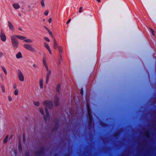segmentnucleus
<instances>
[{
  "instance_id": "obj_1",
  "label": "nucleus",
  "mask_w": 156,
  "mask_h": 156,
  "mask_svg": "<svg viewBox=\"0 0 156 156\" xmlns=\"http://www.w3.org/2000/svg\"><path fill=\"white\" fill-rule=\"evenodd\" d=\"M43 105L45 107V115L44 116L45 119H47L49 117V113L47 108L51 109L53 107V102L51 101H45L43 102Z\"/></svg>"
},
{
  "instance_id": "obj_2",
  "label": "nucleus",
  "mask_w": 156,
  "mask_h": 156,
  "mask_svg": "<svg viewBox=\"0 0 156 156\" xmlns=\"http://www.w3.org/2000/svg\"><path fill=\"white\" fill-rule=\"evenodd\" d=\"M43 63L44 66L45 67L47 71V76L46 79V82L47 83L49 78V76L51 73V71L49 69L48 64L47 62V59L45 57H43Z\"/></svg>"
},
{
  "instance_id": "obj_3",
  "label": "nucleus",
  "mask_w": 156,
  "mask_h": 156,
  "mask_svg": "<svg viewBox=\"0 0 156 156\" xmlns=\"http://www.w3.org/2000/svg\"><path fill=\"white\" fill-rule=\"evenodd\" d=\"M11 41L12 47L15 49L17 48L19 45V42L16 39V37L14 35H12L11 36Z\"/></svg>"
},
{
  "instance_id": "obj_4",
  "label": "nucleus",
  "mask_w": 156,
  "mask_h": 156,
  "mask_svg": "<svg viewBox=\"0 0 156 156\" xmlns=\"http://www.w3.org/2000/svg\"><path fill=\"white\" fill-rule=\"evenodd\" d=\"M18 76L19 80L21 82L24 80V76L21 71L19 69L18 70Z\"/></svg>"
},
{
  "instance_id": "obj_5",
  "label": "nucleus",
  "mask_w": 156,
  "mask_h": 156,
  "mask_svg": "<svg viewBox=\"0 0 156 156\" xmlns=\"http://www.w3.org/2000/svg\"><path fill=\"white\" fill-rule=\"evenodd\" d=\"M23 46L25 48L30 51H35L34 48L29 44H23Z\"/></svg>"
},
{
  "instance_id": "obj_6",
  "label": "nucleus",
  "mask_w": 156,
  "mask_h": 156,
  "mask_svg": "<svg viewBox=\"0 0 156 156\" xmlns=\"http://www.w3.org/2000/svg\"><path fill=\"white\" fill-rule=\"evenodd\" d=\"M0 38L2 41L3 42H5L6 41V37L5 34L3 30H1V32L0 34Z\"/></svg>"
},
{
  "instance_id": "obj_7",
  "label": "nucleus",
  "mask_w": 156,
  "mask_h": 156,
  "mask_svg": "<svg viewBox=\"0 0 156 156\" xmlns=\"http://www.w3.org/2000/svg\"><path fill=\"white\" fill-rule=\"evenodd\" d=\"M44 46H45V47L47 48V50L48 51L49 53L51 55L52 54V52L51 51L50 47L49 46V45L46 42H44Z\"/></svg>"
},
{
  "instance_id": "obj_8",
  "label": "nucleus",
  "mask_w": 156,
  "mask_h": 156,
  "mask_svg": "<svg viewBox=\"0 0 156 156\" xmlns=\"http://www.w3.org/2000/svg\"><path fill=\"white\" fill-rule=\"evenodd\" d=\"M8 25L9 29L11 30H13L14 29V27L12 23L10 21L8 22Z\"/></svg>"
},
{
  "instance_id": "obj_9",
  "label": "nucleus",
  "mask_w": 156,
  "mask_h": 156,
  "mask_svg": "<svg viewBox=\"0 0 156 156\" xmlns=\"http://www.w3.org/2000/svg\"><path fill=\"white\" fill-rule=\"evenodd\" d=\"M44 80L43 79H40L39 80V87L41 89H42L43 87Z\"/></svg>"
},
{
  "instance_id": "obj_10",
  "label": "nucleus",
  "mask_w": 156,
  "mask_h": 156,
  "mask_svg": "<svg viewBox=\"0 0 156 156\" xmlns=\"http://www.w3.org/2000/svg\"><path fill=\"white\" fill-rule=\"evenodd\" d=\"M14 36L16 37V38H18L20 40H24V41L26 39V37L23 36H19L16 35H14Z\"/></svg>"
},
{
  "instance_id": "obj_11",
  "label": "nucleus",
  "mask_w": 156,
  "mask_h": 156,
  "mask_svg": "<svg viewBox=\"0 0 156 156\" xmlns=\"http://www.w3.org/2000/svg\"><path fill=\"white\" fill-rule=\"evenodd\" d=\"M55 105V106H58L59 103V99L57 96H55L54 98V101Z\"/></svg>"
},
{
  "instance_id": "obj_12",
  "label": "nucleus",
  "mask_w": 156,
  "mask_h": 156,
  "mask_svg": "<svg viewBox=\"0 0 156 156\" xmlns=\"http://www.w3.org/2000/svg\"><path fill=\"white\" fill-rule=\"evenodd\" d=\"M12 6L15 9H18L20 7V5L17 3H14L12 4Z\"/></svg>"
},
{
  "instance_id": "obj_13",
  "label": "nucleus",
  "mask_w": 156,
  "mask_h": 156,
  "mask_svg": "<svg viewBox=\"0 0 156 156\" xmlns=\"http://www.w3.org/2000/svg\"><path fill=\"white\" fill-rule=\"evenodd\" d=\"M58 46L57 45V42L55 39H54V48L55 49H56L58 48V46Z\"/></svg>"
},
{
  "instance_id": "obj_14",
  "label": "nucleus",
  "mask_w": 156,
  "mask_h": 156,
  "mask_svg": "<svg viewBox=\"0 0 156 156\" xmlns=\"http://www.w3.org/2000/svg\"><path fill=\"white\" fill-rule=\"evenodd\" d=\"M87 110H88V116L89 118L90 121V122L91 120V116L90 115V108H89V105L87 106Z\"/></svg>"
},
{
  "instance_id": "obj_15",
  "label": "nucleus",
  "mask_w": 156,
  "mask_h": 156,
  "mask_svg": "<svg viewBox=\"0 0 156 156\" xmlns=\"http://www.w3.org/2000/svg\"><path fill=\"white\" fill-rule=\"evenodd\" d=\"M16 57L18 59L22 58V55L21 53L20 52L18 53L16 55Z\"/></svg>"
},
{
  "instance_id": "obj_16",
  "label": "nucleus",
  "mask_w": 156,
  "mask_h": 156,
  "mask_svg": "<svg viewBox=\"0 0 156 156\" xmlns=\"http://www.w3.org/2000/svg\"><path fill=\"white\" fill-rule=\"evenodd\" d=\"M1 68L5 75H7L8 73L6 69L3 66L1 67Z\"/></svg>"
},
{
  "instance_id": "obj_17",
  "label": "nucleus",
  "mask_w": 156,
  "mask_h": 156,
  "mask_svg": "<svg viewBox=\"0 0 156 156\" xmlns=\"http://www.w3.org/2000/svg\"><path fill=\"white\" fill-rule=\"evenodd\" d=\"M24 41L26 43H32L33 40L30 39H26L24 40Z\"/></svg>"
},
{
  "instance_id": "obj_18",
  "label": "nucleus",
  "mask_w": 156,
  "mask_h": 156,
  "mask_svg": "<svg viewBox=\"0 0 156 156\" xmlns=\"http://www.w3.org/2000/svg\"><path fill=\"white\" fill-rule=\"evenodd\" d=\"M39 111L43 115H44V111L43 108H39Z\"/></svg>"
},
{
  "instance_id": "obj_19",
  "label": "nucleus",
  "mask_w": 156,
  "mask_h": 156,
  "mask_svg": "<svg viewBox=\"0 0 156 156\" xmlns=\"http://www.w3.org/2000/svg\"><path fill=\"white\" fill-rule=\"evenodd\" d=\"M14 94L15 95H17L19 94V90L18 89H16L15 90L14 92Z\"/></svg>"
},
{
  "instance_id": "obj_20",
  "label": "nucleus",
  "mask_w": 156,
  "mask_h": 156,
  "mask_svg": "<svg viewBox=\"0 0 156 156\" xmlns=\"http://www.w3.org/2000/svg\"><path fill=\"white\" fill-rule=\"evenodd\" d=\"M1 91L2 93H4L5 92V88L4 86L2 85L1 86Z\"/></svg>"
},
{
  "instance_id": "obj_21",
  "label": "nucleus",
  "mask_w": 156,
  "mask_h": 156,
  "mask_svg": "<svg viewBox=\"0 0 156 156\" xmlns=\"http://www.w3.org/2000/svg\"><path fill=\"white\" fill-rule=\"evenodd\" d=\"M59 52L60 53H61L62 52V48L60 46H58V48Z\"/></svg>"
},
{
  "instance_id": "obj_22",
  "label": "nucleus",
  "mask_w": 156,
  "mask_h": 156,
  "mask_svg": "<svg viewBox=\"0 0 156 156\" xmlns=\"http://www.w3.org/2000/svg\"><path fill=\"white\" fill-rule=\"evenodd\" d=\"M34 105H35V106H39V105H40L39 102L37 101H35L34 102Z\"/></svg>"
},
{
  "instance_id": "obj_23",
  "label": "nucleus",
  "mask_w": 156,
  "mask_h": 156,
  "mask_svg": "<svg viewBox=\"0 0 156 156\" xmlns=\"http://www.w3.org/2000/svg\"><path fill=\"white\" fill-rule=\"evenodd\" d=\"M8 136H7L4 140L3 142L4 143H5L7 142V141H8Z\"/></svg>"
},
{
  "instance_id": "obj_24",
  "label": "nucleus",
  "mask_w": 156,
  "mask_h": 156,
  "mask_svg": "<svg viewBox=\"0 0 156 156\" xmlns=\"http://www.w3.org/2000/svg\"><path fill=\"white\" fill-rule=\"evenodd\" d=\"M41 5L42 7H44L45 6V4L43 1H41Z\"/></svg>"
},
{
  "instance_id": "obj_25",
  "label": "nucleus",
  "mask_w": 156,
  "mask_h": 156,
  "mask_svg": "<svg viewBox=\"0 0 156 156\" xmlns=\"http://www.w3.org/2000/svg\"><path fill=\"white\" fill-rule=\"evenodd\" d=\"M44 39L46 41L48 42H49L50 41V40L47 37H44Z\"/></svg>"
},
{
  "instance_id": "obj_26",
  "label": "nucleus",
  "mask_w": 156,
  "mask_h": 156,
  "mask_svg": "<svg viewBox=\"0 0 156 156\" xmlns=\"http://www.w3.org/2000/svg\"><path fill=\"white\" fill-rule=\"evenodd\" d=\"M150 30L152 33V35L154 36L155 35V33L154 30L152 29L151 28L150 29Z\"/></svg>"
},
{
  "instance_id": "obj_27",
  "label": "nucleus",
  "mask_w": 156,
  "mask_h": 156,
  "mask_svg": "<svg viewBox=\"0 0 156 156\" xmlns=\"http://www.w3.org/2000/svg\"><path fill=\"white\" fill-rule=\"evenodd\" d=\"M48 10H46L44 12V14L46 15L47 16L48 15Z\"/></svg>"
},
{
  "instance_id": "obj_28",
  "label": "nucleus",
  "mask_w": 156,
  "mask_h": 156,
  "mask_svg": "<svg viewBox=\"0 0 156 156\" xmlns=\"http://www.w3.org/2000/svg\"><path fill=\"white\" fill-rule=\"evenodd\" d=\"M3 53L2 51H0V58H2L3 56Z\"/></svg>"
},
{
  "instance_id": "obj_29",
  "label": "nucleus",
  "mask_w": 156,
  "mask_h": 156,
  "mask_svg": "<svg viewBox=\"0 0 156 156\" xmlns=\"http://www.w3.org/2000/svg\"><path fill=\"white\" fill-rule=\"evenodd\" d=\"M8 100L9 101H11L12 100V98L10 96H9L8 97Z\"/></svg>"
},
{
  "instance_id": "obj_30",
  "label": "nucleus",
  "mask_w": 156,
  "mask_h": 156,
  "mask_svg": "<svg viewBox=\"0 0 156 156\" xmlns=\"http://www.w3.org/2000/svg\"><path fill=\"white\" fill-rule=\"evenodd\" d=\"M13 88L14 89H15V90H16V89H18L17 88V85L16 84H14L13 86Z\"/></svg>"
},
{
  "instance_id": "obj_31",
  "label": "nucleus",
  "mask_w": 156,
  "mask_h": 156,
  "mask_svg": "<svg viewBox=\"0 0 156 156\" xmlns=\"http://www.w3.org/2000/svg\"><path fill=\"white\" fill-rule=\"evenodd\" d=\"M83 8L82 7H80L79 9V12H82Z\"/></svg>"
},
{
  "instance_id": "obj_32",
  "label": "nucleus",
  "mask_w": 156,
  "mask_h": 156,
  "mask_svg": "<svg viewBox=\"0 0 156 156\" xmlns=\"http://www.w3.org/2000/svg\"><path fill=\"white\" fill-rule=\"evenodd\" d=\"M19 149L20 151L21 149V147L20 144H19Z\"/></svg>"
},
{
  "instance_id": "obj_33",
  "label": "nucleus",
  "mask_w": 156,
  "mask_h": 156,
  "mask_svg": "<svg viewBox=\"0 0 156 156\" xmlns=\"http://www.w3.org/2000/svg\"><path fill=\"white\" fill-rule=\"evenodd\" d=\"M48 22L49 23H51V21H52V19L51 18H50L48 20Z\"/></svg>"
},
{
  "instance_id": "obj_34",
  "label": "nucleus",
  "mask_w": 156,
  "mask_h": 156,
  "mask_svg": "<svg viewBox=\"0 0 156 156\" xmlns=\"http://www.w3.org/2000/svg\"><path fill=\"white\" fill-rule=\"evenodd\" d=\"M33 66L35 68H36L37 67V65L35 64H34L33 65Z\"/></svg>"
},
{
  "instance_id": "obj_35",
  "label": "nucleus",
  "mask_w": 156,
  "mask_h": 156,
  "mask_svg": "<svg viewBox=\"0 0 156 156\" xmlns=\"http://www.w3.org/2000/svg\"><path fill=\"white\" fill-rule=\"evenodd\" d=\"M71 19H69V20H68V21L66 23L67 24H68V23H69L71 21Z\"/></svg>"
},
{
  "instance_id": "obj_36",
  "label": "nucleus",
  "mask_w": 156,
  "mask_h": 156,
  "mask_svg": "<svg viewBox=\"0 0 156 156\" xmlns=\"http://www.w3.org/2000/svg\"><path fill=\"white\" fill-rule=\"evenodd\" d=\"M48 33H49V34L50 35H52V34L51 32L50 31H48Z\"/></svg>"
},
{
  "instance_id": "obj_37",
  "label": "nucleus",
  "mask_w": 156,
  "mask_h": 156,
  "mask_svg": "<svg viewBox=\"0 0 156 156\" xmlns=\"http://www.w3.org/2000/svg\"><path fill=\"white\" fill-rule=\"evenodd\" d=\"M19 30H22V28H19Z\"/></svg>"
},
{
  "instance_id": "obj_38",
  "label": "nucleus",
  "mask_w": 156,
  "mask_h": 156,
  "mask_svg": "<svg viewBox=\"0 0 156 156\" xmlns=\"http://www.w3.org/2000/svg\"><path fill=\"white\" fill-rule=\"evenodd\" d=\"M97 1L98 2H101L100 0H97Z\"/></svg>"
},
{
  "instance_id": "obj_39",
  "label": "nucleus",
  "mask_w": 156,
  "mask_h": 156,
  "mask_svg": "<svg viewBox=\"0 0 156 156\" xmlns=\"http://www.w3.org/2000/svg\"><path fill=\"white\" fill-rule=\"evenodd\" d=\"M82 91H81V93L82 94Z\"/></svg>"
},
{
  "instance_id": "obj_40",
  "label": "nucleus",
  "mask_w": 156,
  "mask_h": 156,
  "mask_svg": "<svg viewBox=\"0 0 156 156\" xmlns=\"http://www.w3.org/2000/svg\"><path fill=\"white\" fill-rule=\"evenodd\" d=\"M42 1H43V0H42Z\"/></svg>"
}]
</instances>
